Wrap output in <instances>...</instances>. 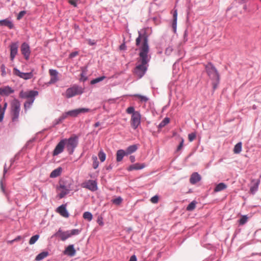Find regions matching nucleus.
Returning a JSON list of instances; mask_svg holds the SVG:
<instances>
[{
  "label": "nucleus",
  "mask_w": 261,
  "mask_h": 261,
  "mask_svg": "<svg viewBox=\"0 0 261 261\" xmlns=\"http://www.w3.org/2000/svg\"><path fill=\"white\" fill-rule=\"evenodd\" d=\"M38 95V92L33 90L20 93V96L26 99H35V97Z\"/></svg>",
  "instance_id": "nucleus-12"
},
{
  "label": "nucleus",
  "mask_w": 261,
  "mask_h": 261,
  "mask_svg": "<svg viewBox=\"0 0 261 261\" xmlns=\"http://www.w3.org/2000/svg\"><path fill=\"white\" fill-rule=\"evenodd\" d=\"M184 139L183 138H181V141L177 148V151L180 150L182 148L183 145H184Z\"/></svg>",
  "instance_id": "nucleus-46"
},
{
  "label": "nucleus",
  "mask_w": 261,
  "mask_h": 261,
  "mask_svg": "<svg viewBox=\"0 0 261 261\" xmlns=\"http://www.w3.org/2000/svg\"><path fill=\"white\" fill-rule=\"evenodd\" d=\"M78 1H79V0H69V3L71 5L76 7L77 6V2Z\"/></svg>",
  "instance_id": "nucleus-47"
},
{
  "label": "nucleus",
  "mask_w": 261,
  "mask_h": 261,
  "mask_svg": "<svg viewBox=\"0 0 261 261\" xmlns=\"http://www.w3.org/2000/svg\"><path fill=\"white\" fill-rule=\"evenodd\" d=\"M105 78V76H101L96 79H95L91 81V84H95L101 81H102Z\"/></svg>",
  "instance_id": "nucleus-39"
},
{
  "label": "nucleus",
  "mask_w": 261,
  "mask_h": 261,
  "mask_svg": "<svg viewBox=\"0 0 261 261\" xmlns=\"http://www.w3.org/2000/svg\"><path fill=\"white\" fill-rule=\"evenodd\" d=\"M129 160L132 163H134L135 162L136 159L134 155H130L129 156Z\"/></svg>",
  "instance_id": "nucleus-51"
},
{
  "label": "nucleus",
  "mask_w": 261,
  "mask_h": 261,
  "mask_svg": "<svg viewBox=\"0 0 261 261\" xmlns=\"http://www.w3.org/2000/svg\"><path fill=\"white\" fill-rule=\"evenodd\" d=\"M70 237L72 236L77 235L80 232V230L78 229H74L71 230H68Z\"/></svg>",
  "instance_id": "nucleus-37"
},
{
  "label": "nucleus",
  "mask_w": 261,
  "mask_h": 261,
  "mask_svg": "<svg viewBox=\"0 0 261 261\" xmlns=\"http://www.w3.org/2000/svg\"><path fill=\"white\" fill-rule=\"evenodd\" d=\"M227 188V186L223 182H221L218 184L214 189L215 192H218L225 189Z\"/></svg>",
  "instance_id": "nucleus-26"
},
{
  "label": "nucleus",
  "mask_w": 261,
  "mask_h": 261,
  "mask_svg": "<svg viewBox=\"0 0 261 261\" xmlns=\"http://www.w3.org/2000/svg\"><path fill=\"white\" fill-rule=\"evenodd\" d=\"M83 92L84 88L77 85H74L66 90L64 96L67 98H70L76 95H81Z\"/></svg>",
  "instance_id": "nucleus-6"
},
{
  "label": "nucleus",
  "mask_w": 261,
  "mask_h": 261,
  "mask_svg": "<svg viewBox=\"0 0 261 261\" xmlns=\"http://www.w3.org/2000/svg\"><path fill=\"white\" fill-rule=\"evenodd\" d=\"M68 116H69L68 114H67V112H66V113H65L64 114H63L62 115V116L60 118V119L61 120H63V119H65L66 118H67V117Z\"/></svg>",
  "instance_id": "nucleus-50"
},
{
  "label": "nucleus",
  "mask_w": 261,
  "mask_h": 261,
  "mask_svg": "<svg viewBox=\"0 0 261 261\" xmlns=\"http://www.w3.org/2000/svg\"><path fill=\"white\" fill-rule=\"evenodd\" d=\"M135 96L138 97L141 101L146 102L148 99L146 96L139 94L136 95Z\"/></svg>",
  "instance_id": "nucleus-42"
},
{
  "label": "nucleus",
  "mask_w": 261,
  "mask_h": 261,
  "mask_svg": "<svg viewBox=\"0 0 261 261\" xmlns=\"http://www.w3.org/2000/svg\"><path fill=\"white\" fill-rule=\"evenodd\" d=\"M7 106V103H5V105H4V109H6Z\"/></svg>",
  "instance_id": "nucleus-63"
},
{
  "label": "nucleus",
  "mask_w": 261,
  "mask_h": 261,
  "mask_svg": "<svg viewBox=\"0 0 261 261\" xmlns=\"http://www.w3.org/2000/svg\"><path fill=\"white\" fill-rule=\"evenodd\" d=\"M146 167L145 163H136L129 166L127 170L128 171H132L134 170H140Z\"/></svg>",
  "instance_id": "nucleus-19"
},
{
  "label": "nucleus",
  "mask_w": 261,
  "mask_h": 261,
  "mask_svg": "<svg viewBox=\"0 0 261 261\" xmlns=\"http://www.w3.org/2000/svg\"><path fill=\"white\" fill-rule=\"evenodd\" d=\"M57 192L60 199L67 195L71 190L70 184H67L64 181H60L59 186L57 187Z\"/></svg>",
  "instance_id": "nucleus-5"
},
{
  "label": "nucleus",
  "mask_w": 261,
  "mask_h": 261,
  "mask_svg": "<svg viewBox=\"0 0 261 261\" xmlns=\"http://www.w3.org/2000/svg\"><path fill=\"white\" fill-rule=\"evenodd\" d=\"M98 223H99V224L100 225H101V226L103 225V224L102 221L99 219L98 220Z\"/></svg>",
  "instance_id": "nucleus-56"
},
{
  "label": "nucleus",
  "mask_w": 261,
  "mask_h": 261,
  "mask_svg": "<svg viewBox=\"0 0 261 261\" xmlns=\"http://www.w3.org/2000/svg\"><path fill=\"white\" fill-rule=\"evenodd\" d=\"M83 218L90 221L92 219V215L89 212H86L83 214Z\"/></svg>",
  "instance_id": "nucleus-33"
},
{
  "label": "nucleus",
  "mask_w": 261,
  "mask_h": 261,
  "mask_svg": "<svg viewBox=\"0 0 261 261\" xmlns=\"http://www.w3.org/2000/svg\"><path fill=\"white\" fill-rule=\"evenodd\" d=\"M150 201L152 203H157L159 201V197L157 195H155V196H153L150 199Z\"/></svg>",
  "instance_id": "nucleus-44"
},
{
  "label": "nucleus",
  "mask_w": 261,
  "mask_h": 261,
  "mask_svg": "<svg viewBox=\"0 0 261 261\" xmlns=\"http://www.w3.org/2000/svg\"><path fill=\"white\" fill-rule=\"evenodd\" d=\"M10 59L13 61L18 53V43H12L10 45Z\"/></svg>",
  "instance_id": "nucleus-13"
},
{
  "label": "nucleus",
  "mask_w": 261,
  "mask_h": 261,
  "mask_svg": "<svg viewBox=\"0 0 261 261\" xmlns=\"http://www.w3.org/2000/svg\"><path fill=\"white\" fill-rule=\"evenodd\" d=\"M177 11L175 10L173 13V20L172 23V28L174 29V32L176 31L177 26Z\"/></svg>",
  "instance_id": "nucleus-27"
},
{
  "label": "nucleus",
  "mask_w": 261,
  "mask_h": 261,
  "mask_svg": "<svg viewBox=\"0 0 261 261\" xmlns=\"http://www.w3.org/2000/svg\"><path fill=\"white\" fill-rule=\"evenodd\" d=\"M127 114H132L130 118V125L132 128L136 129L141 123V115L139 111L135 110L133 107H129L126 110Z\"/></svg>",
  "instance_id": "nucleus-2"
},
{
  "label": "nucleus",
  "mask_w": 261,
  "mask_h": 261,
  "mask_svg": "<svg viewBox=\"0 0 261 261\" xmlns=\"http://www.w3.org/2000/svg\"><path fill=\"white\" fill-rule=\"evenodd\" d=\"M39 236L38 234H36L32 237L29 241V244L30 245L34 244L39 239Z\"/></svg>",
  "instance_id": "nucleus-35"
},
{
  "label": "nucleus",
  "mask_w": 261,
  "mask_h": 261,
  "mask_svg": "<svg viewBox=\"0 0 261 261\" xmlns=\"http://www.w3.org/2000/svg\"><path fill=\"white\" fill-rule=\"evenodd\" d=\"M82 187L95 191L97 189V182L93 180H89L82 184Z\"/></svg>",
  "instance_id": "nucleus-11"
},
{
  "label": "nucleus",
  "mask_w": 261,
  "mask_h": 261,
  "mask_svg": "<svg viewBox=\"0 0 261 261\" xmlns=\"http://www.w3.org/2000/svg\"><path fill=\"white\" fill-rule=\"evenodd\" d=\"M49 73L51 77L50 81L48 83V85L55 84L59 80L58 77V72L56 70L49 69Z\"/></svg>",
  "instance_id": "nucleus-15"
},
{
  "label": "nucleus",
  "mask_w": 261,
  "mask_h": 261,
  "mask_svg": "<svg viewBox=\"0 0 261 261\" xmlns=\"http://www.w3.org/2000/svg\"><path fill=\"white\" fill-rule=\"evenodd\" d=\"M98 156V158H99L100 161L101 162H103L105 161L106 155V154L104 153V152L102 150L99 152Z\"/></svg>",
  "instance_id": "nucleus-34"
},
{
  "label": "nucleus",
  "mask_w": 261,
  "mask_h": 261,
  "mask_svg": "<svg viewBox=\"0 0 261 261\" xmlns=\"http://www.w3.org/2000/svg\"><path fill=\"white\" fill-rule=\"evenodd\" d=\"M138 149V146L137 145H133L128 146L126 150L125 151L126 154L128 155L134 152H135Z\"/></svg>",
  "instance_id": "nucleus-25"
},
{
  "label": "nucleus",
  "mask_w": 261,
  "mask_h": 261,
  "mask_svg": "<svg viewBox=\"0 0 261 261\" xmlns=\"http://www.w3.org/2000/svg\"><path fill=\"white\" fill-rule=\"evenodd\" d=\"M1 189H2V191L3 192H5L4 187V186H3V185L2 182H1Z\"/></svg>",
  "instance_id": "nucleus-58"
},
{
  "label": "nucleus",
  "mask_w": 261,
  "mask_h": 261,
  "mask_svg": "<svg viewBox=\"0 0 261 261\" xmlns=\"http://www.w3.org/2000/svg\"><path fill=\"white\" fill-rule=\"evenodd\" d=\"M65 146V141L63 140H61L56 146L53 151V155L56 156L62 152Z\"/></svg>",
  "instance_id": "nucleus-14"
},
{
  "label": "nucleus",
  "mask_w": 261,
  "mask_h": 261,
  "mask_svg": "<svg viewBox=\"0 0 261 261\" xmlns=\"http://www.w3.org/2000/svg\"><path fill=\"white\" fill-rule=\"evenodd\" d=\"M48 253L47 252H42L37 255L36 257L35 260L39 261L47 256Z\"/></svg>",
  "instance_id": "nucleus-28"
},
{
  "label": "nucleus",
  "mask_w": 261,
  "mask_h": 261,
  "mask_svg": "<svg viewBox=\"0 0 261 261\" xmlns=\"http://www.w3.org/2000/svg\"><path fill=\"white\" fill-rule=\"evenodd\" d=\"M14 242H15L14 239V240H11V241H9L8 242V243L12 244V243H13Z\"/></svg>",
  "instance_id": "nucleus-61"
},
{
  "label": "nucleus",
  "mask_w": 261,
  "mask_h": 261,
  "mask_svg": "<svg viewBox=\"0 0 261 261\" xmlns=\"http://www.w3.org/2000/svg\"><path fill=\"white\" fill-rule=\"evenodd\" d=\"M6 68L4 64H2L1 66V72H2V75L3 76H5L7 74V72H6Z\"/></svg>",
  "instance_id": "nucleus-43"
},
{
  "label": "nucleus",
  "mask_w": 261,
  "mask_h": 261,
  "mask_svg": "<svg viewBox=\"0 0 261 261\" xmlns=\"http://www.w3.org/2000/svg\"><path fill=\"white\" fill-rule=\"evenodd\" d=\"M205 69L208 75L213 81L214 88H216L219 81V75L217 70L211 63L206 65Z\"/></svg>",
  "instance_id": "nucleus-3"
},
{
  "label": "nucleus",
  "mask_w": 261,
  "mask_h": 261,
  "mask_svg": "<svg viewBox=\"0 0 261 261\" xmlns=\"http://www.w3.org/2000/svg\"><path fill=\"white\" fill-rule=\"evenodd\" d=\"M242 143H238L234 147L233 152L236 154L240 153L242 151Z\"/></svg>",
  "instance_id": "nucleus-29"
},
{
  "label": "nucleus",
  "mask_w": 261,
  "mask_h": 261,
  "mask_svg": "<svg viewBox=\"0 0 261 261\" xmlns=\"http://www.w3.org/2000/svg\"><path fill=\"white\" fill-rule=\"evenodd\" d=\"M65 145L66 146L67 151L70 154H72L74 148L77 144V139L76 137H70L68 139H64Z\"/></svg>",
  "instance_id": "nucleus-7"
},
{
  "label": "nucleus",
  "mask_w": 261,
  "mask_h": 261,
  "mask_svg": "<svg viewBox=\"0 0 261 261\" xmlns=\"http://www.w3.org/2000/svg\"><path fill=\"white\" fill-rule=\"evenodd\" d=\"M35 99H27V100L24 103V109L27 111V109H29L32 103L34 102Z\"/></svg>",
  "instance_id": "nucleus-30"
},
{
  "label": "nucleus",
  "mask_w": 261,
  "mask_h": 261,
  "mask_svg": "<svg viewBox=\"0 0 261 261\" xmlns=\"http://www.w3.org/2000/svg\"><path fill=\"white\" fill-rule=\"evenodd\" d=\"M170 122V119L168 117L165 118L162 122L159 124V127L161 128L168 124Z\"/></svg>",
  "instance_id": "nucleus-32"
},
{
  "label": "nucleus",
  "mask_w": 261,
  "mask_h": 261,
  "mask_svg": "<svg viewBox=\"0 0 261 261\" xmlns=\"http://www.w3.org/2000/svg\"><path fill=\"white\" fill-rule=\"evenodd\" d=\"M14 92V90L8 86L0 88V95L2 96H8Z\"/></svg>",
  "instance_id": "nucleus-16"
},
{
  "label": "nucleus",
  "mask_w": 261,
  "mask_h": 261,
  "mask_svg": "<svg viewBox=\"0 0 261 261\" xmlns=\"http://www.w3.org/2000/svg\"><path fill=\"white\" fill-rule=\"evenodd\" d=\"M91 110L87 108H80L67 112V114L71 117H76L81 113H85L91 112Z\"/></svg>",
  "instance_id": "nucleus-10"
},
{
  "label": "nucleus",
  "mask_w": 261,
  "mask_h": 261,
  "mask_svg": "<svg viewBox=\"0 0 261 261\" xmlns=\"http://www.w3.org/2000/svg\"><path fill=\"white\" fill-rule=\"evenodd\" d=\"M129 261H137V257H136V255H132L130 257Z\"/></svg>",
  "instance_id": "nucleus-52"
},
{
  "label": "nucleus",
  "mask_w": 261,
  "mask_h": 261,
  "mask_svg": "<svg viewBox=\"0 0 261 261\" xmlns=\"http://www.w3.org/2000/svg\"><path fill=\"white\" fill-rule=\"evenodd\" d=\"M83 77H84V76L83 75V73H82L81 74V80H83V81H85L86 80V78L85 79H83Z\"/></svg>",
  "instance_id": "nucleus-60"
},
{
  "label": "nucleus",
  "mask_w": 261,
  "mask_h": 261,
  "mask_svg": "<svg viewBox=\"0 0 261 261\" xmlns=\"http://www.w3.org/2000/svg\"><path fill=\"white\" fill-rule=\"evenodd\" d=\"M92 158L93 160V167L94 169H96L99 165L98 162L97 160V157L96 156H93Z\"/></svg>",
  "instance_id": "nucleus-38"
},
{
  "label": "nucleus",
  "mask_w": 261,
  "mask_h": 261,
  "mask_svg": "<svg viewBox=\"0 0 261 261\" xmlns=\"http://www.w3.org/2000/svg\"><path fill=\"white\" fill-rule=\"evenodd\" d=\"M248 220V217L247 216H243L239 220V222L240 225H244L245 224Z\"/></svg>",
  "instance_id": "nucleus-36"
},
{
  "label": "nucleus",
  "mask_w": 261,
  "mask_h": 261,
  "mask_svg": "<svg viewBox=\"0 0 261 261\" xmlns=\"http://www.w3.org/2000/svg\"><path fill=\"white\" fill-rule=\"evenodd\" d=\"M257 185H255L250 188V192L252 193H254L257 190Z\"/></svg>",
  "instance_id": "nucleus-49"
},
{
  "label": "nucleus",
  "mask_w": 261,
  "mask_h": 261,
  "mask_svg": "<svg viewBox=\"0 0 261 261\" xmlns=\"http://www.w3.org/2000/svg\"><path fill=\"white\" fill-rule=\"evenodd\" d=\"M125 155H127L123 149H119L116 152V161L118 162H121Z\"/></svg>",
  "instance_id": "nucleus-23"
},
{
  "label": "nucleus",
  "mask_w": 261,
  "mask_h": 261,
  "mask_svg": "<svg viewBox=\"0 0 261 261\" xmlns=\"http://www.w3.org/2000/svg\"><path fill=\"white\" fill-rule=\"evenodd\" d=\"M57 212L65 218H68L69 217V214L66 209L65 205H64L60 206L57 208Z\"/></svg>",
  "instance_id": "nucleus-20"
},
{
  "label": "nucleus",
  "mask_w": 261,
  "mask_h": 261,
  "mask_svg": "<svg viewBox=\"0 0 261 261\" xmlns=\"http://www.w3.org/2000/svg\"><path fill=\"white\" fill-rule=\"evenodd\" d=\"M77 55V52H73L70 54V57L72 58L75 56H76Z\"/></svg>",
  "instance_id": "nucleus-54"
},
{
  "label": "nucleus",
  "mask_w": 261,
  "mask_h": 261,
  "mask_svg": "<svg viewBox=\"0 0 261 261\" xmlns=\"http://www.w3.org/2000/svg\"><path fill=\"white\" fill-rule=\"evenodd\" d=\"M141 41L142 42V44L140 48V57L138 60V62H140V64L136 66L134 70L135 74L139 78L142 77L145 74L147 68L146 65L149 61L148 58L149 46L147 38L139 34L138 37L136 40V45L139 46Z\"/></svg>",
  "instance_id": "nucleus-1"
},
{
  "label": "nucleus",
  "mask_w": 261,
  "mask_h": 261,
  "mask_svg": "<svg viewBox=\"0 0 261 261\" xmlns=\"http://www.w3.org/2000/svg\"><path fill=\"white\" fill-rule=\"evenodd\" d=\"M196 201H192L187 207L186 210L188 211H193L196 205Z\"/></svg>",
  "instance_id": "nucleus-31"
},
{
  "label": "nucleus",
  "mask_w": 261,
  "mask_h": 261,
  "mask_svg": "<svg viewBox=\"0 0 261 261\" xmlns=\"http://www.w3.org/2000/svg\"><path fill=\"white\" fill-rule=\"evenodd\" d=\"M20 111V103L18 100L14 99L11 103L10 115L12 122L18 121Z\"/></svg>",
  "instance_id": "nucleus-4"
},
{
  "label": "nucleus",
  "mask_w": 261,
  "mask_h": 261,
  "mask_svg": "<svg viewBox=\"0 0 261 261\" xmlns=\"http://www.w3.org/2000/svg\"><path fill=\"white\" fill-rule=\"evenodd\" d=\"M196 137V134L195 133H192L188 135V139L190 142H192L195 139Z\"/></svg>",
  "instance_id": "nucleus-40"
},
{
  "label": "nucleus",
  "mask_w": 261,
  "mask_h": 261,
  "mask_svg": "<svg viewBox=\"0 0 261 261\" xmlns=\"http://www.w3.org/2000/svg\"><path fill=\"white\" fill-rule=\"evenodd\" d=\"M125 47H126V46H125V44H124V43H123V44H121V45L120 46V47H120V49L121 50H123V49H125Z\"/></svg>",
  "instance_id": "nucleus-55"
},
{
  "label": "nucleus",
  "mask_w": 261,
  "mask_h": 261,
  "mask_svg": "<svg viewBox=\"0 0 261 261\" xmlns=\"http://www.w3.org/2000/svg\"><path fill=\"white\" fill-rule=\"evenodd\" d=\"M0 25L7 27L10 29H12L14 27V25L12 21L8 19L1 20Z\"/></svg>",
  "instance_id": "nucleus-22"
},
{
  "label": "nucleus",
  "mask_w": 261,
  "mask_h": 261,
  "mask_svg": "<svg viewBox=\"0 0 261 261\" xmlns=\"http://www.w3.org/2000/svg\"><path fill=\"white\" fill-rule=\"evenodd\" d=\"M20 51L25 59L28 60L31 54L30 48L29 44L25 42L23 43L20 47Z\"/></svg>",
  "instance_id": "nucleus-9"
},
{
  "label": "nucleus",
  "mask_w": 261,
  "mask_h": 261,
  "mask_svg": "<svg viewBox=\"0 0 261 261\" xmlns=\"http://www.w3.org/2000/svg\"><path fill=\"white\" fill-rule=\"evenodd\" d=\"M7 171V169L6 168V167L4 168V174H5Z\"/></svg>",
  "instance_id": "nucleus-62"
},
{
  "label": "nucleus",
  "mask_w": 261,
  "mask_h": 261,
  "mask_svg": "<svg viewBox=\"0 0 261 261\" xmlns=\"http://www.w3.org/2000/svg\"><path fill=\"white\" fill-rule=\"evenodd\" d=\"M122 201V199L120 197H118L117 198L112 200V202L116 205H119Z\"/></svg>",
  "instance_id": "nucleus-41"
},
{
  "label": "nucleus",
  "mask_w": 261,
  "mask_h": 261,
  "mask_svg": "<svg viewBox=\"0 0 261 261\" xmlns=\"http://www.w3.org/2000/svg\"><path fill=\"white\" fill-rule=\"evenodd\" d=\"M64 254L70 256H73L75 255L76 251L74 248L73 245H70L68 246L63 252Z\"/></svg>",
  "instance_id": "nucleus-17"
},
{
  "label": "nucleus",
  "mask_w": 261,
  "mask_h": 261,
  "mask_svg": "<svg viewBox=\"0 0 261 261\" xmlns=\"http://www.w3.org/2000/svg\"><path fill=\"white\" fill-rule=\"evenodd\" d=\"M62 171V168L58 167V168L55 169L51 172L50 174V177L51 178H55L59 176L61 174Z\"/></svg>",
  "instance_id": "nucleus-24"
},
{
  "label": "nucleus",
  "mask_w": 261,
  "mask_h": 261,
  "mask_svg": "<svg viewBox=\"0 0 261 261\" xmlns=\"http://www.w3.org/2000/svg\"><path fill=\"white\" fill-rule=\"evenodd\" d=\"M201 180V176L197 172L193 173L190 178L191 184L194 185Z\"/></svg>",
  "instance_id": "nucleus-21"
},
{
  "label": "nucleus",
  "mask_w": 261,
  "mask_h": 261,
  "mask_svg": "<svg viewBox=\"0 0 261 261\" xmlns=\"http://www.w3.org/2000/svg\"><path fill=\"white\" fill-rule=\"evenodd\" d=\"M3 117H4V112L2 110L1 106L0 105V121H1L3 120Z\"/></svg>",
  "instance_id": "nucleus-48"
},
{
  "label": "nucleus",
  "mask_w": 261,
  "mask_h": 261,
  "mask_svg": "<svg viewBox=\"0 0 261 261\" xmlns=\"http://www.w3.org/2000/svg\"><path fill=\"white\" fill-rule=\"evenodd\" d=\"M56 235L60 237L61 240L63 241H65L66 239L70 237L68 230L63 231L59 229L58 231L56 233Z\"/></svg>",
  "instance_id": "nucleus-18"
},
{
  "label": "nucleus",
  "mask_w": 261,
  "mask_h": 261,
  "mask_svg": "<svg viewBox=\"0 0 261 261\" xmlns=\"http://www.w3.org/2000/svg\"><path fill=\"white\" fill-rule=\"evenodd\" d=\"M20 239H21L20 236H18L17 238H16L15 239H14L15 242L18 241L20 240Z\"/></svg>",
  "instance_id": "nucleus-57"
},
{
  "label": "nucleus",
  "mask_w": 261,
  "mask_h": 261,
  "mask_svg": "<svg viewBox=\"0 0 261 261\" xmlns=\"http://www.w3.org/2000/svg\"><path fill=\"white\" fill-rule=\"evenodd\" d=\"M14 73L19 77L25 80L31 79L33 77V70L30 72L24 73L15 68H14Z\"/></svg>",
  "instance_id": "nucleus-8"
},
{
  "label": "nucleus",
  "mask_w": 261,
  "mask_h": 261,
  "mask_svg": "<svg viewBox=\"0 0 261 261\" xmlns=\"http://www.w3.org/2000/svg\"><path fill=\"white\" fill-rule=\"evenodd\" d=\"M100 125V123L99 122H97L96 123H95L94 124V126L95 127H98Z\"/></svg>",
  "instance_id": "nucleus-59"
},
{
  "label": "nucleus",
  "mask_w": 261,
  "mask_h": 261,
  "mask_svg": "<svg viewBox=\"0 0 261 261\" xmlns=\"http://www.w3.org/2000/svg\"><path fill=\"white\" fill-rule=\"evenodd\" d=\"M26 12L25 11H20L17 15V19L19 20L25 15Z\"/></svg>",
  "instance_id": "nucleus-45"
},
{
  "label": "nucleus",
  "mask_w": 261,
  "mask_h": 261,
  "mask_svg": "<svg viewBox=\"0 0 261 261\" xmlns=\"http://www.w3.org/2000/svg\"><path fill=\"white\" fill-rule=\"evenodd\" d=\"M88 44L90 45H93L95 44V42L94 40H91L90 39L88 40Z\"/></svg>",
  "instance_id": "nucleus-53"
}]
</instances>
